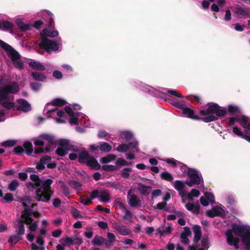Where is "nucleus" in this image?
<instances>
[{"label": "nucleus", "instance_id": "22", "mask_svg": "<svg viewBox=\"0 0 250 250\" xmlns=\"http://www.w3.org/2000/svg\"><path fill=\"white\" fill-rule=\"evenodd\" d=\"M235 13L239 18L250 17V10L248 8L237 6L235 8Z\"/></svg>", "mask_w": 250, "mask_h": 250}, {"label": "nucleus", "instance_id": "10", "mask_svg": "<svg viewBox=\"0 0 250 250\" xmlns=\"http://www.w3.org/2000/svg\"><path fill=\"white\" fill-rule=\"evenodd\" d=\"M0 47L5 51L8 59L16 69L19 70L23 69L24 62L18 51L1 40H0Z\"/></svg>", "mask_w": 250, "mask_h": 250}, {"label": "nucleus", "instance_id": "50", "mask_svg": "<svg viewBox=\"0 0 250 250\" xmlns=\"http://www.w3.org/2000/svg\"><path fill=\"white\" fill-rule=\"evenodd\" d=\"M228 111L229 112L232 113L233 114H236L232 117L236 116L237 115H241L240 113V108L238 106L234 105H229L228 106Z\"/></svg>", "mask_w": 250, "mask_h": 250}, {"label": "nucleus", "instance_id": "30", "mask_svg": "<svg viewBox=\"0 0 250 250\" xmlns=\"http://www.w3.org/2000/svg\"><path fill=\"white\" fill-rule=\"evenodd\" d=\"M172 228L171 225L167 224L165 226H163L157 229V233L159 234L161 236H165L169 234Z\"/></svg>", "mask_w": 250, "mask_h": 250}, {"label": "nucleus", "instance_id": "27", "mask_svg": "<svg viewBox=\"0 0 250 250\" xmlns=\"http://www.w3.org/2000/svg\"><path fill=\"white\" fill-rule=\"evenodd\" d=\"M186 208L195 214H198L200 211V204L198 201L194 203H188L185 205Z\"/></svg>", "mask_w": 250, "mask_h": 250}, {"label": "nucleus", "instance_id": "1", "mask_svg": "<svg viewBox=\"0 0 250 250\" xmlns=\"http://www.w3.org/2000/svg\"><path fill=\"white\" fill-rule=\"evenodd\" d=\"M228 245L237 250L240 247L250 250V226L233 224L231 229L226 231Z\"/></svg>", "mask_w": 250, "mask_h": 250}, {"label": "nucleus", "instance_id": "5", "mask_svg": "<svg viewBox=\"0 0 250 250\" xmlns=\"http://www.w3.org/2000/svg\"><path fill=\"white\" fill-rule=\"evenodd\" d=\"M25 209L21 215V218L18 219L15 224L16 231L19 235H23L25 231L24 224L28 225V229L31 231L27 235V239L33 242L35 236L33 231H35L38 227L37 222L34 221L33 219V213L24 204Z\"/></svg>", "mask_w": 250, "mask_h": 250}, {"label": "nucleus", "instance_id": "31", "mask_svg": "<svg viewBox=\"0 0 250 250\" xmlns=\"http://www.w3.org/2000/svg\"><path fill=\"white\" fill-rule=\"evenodd\" d=\"M106 235L107 239H105V248L109 249L113 246L116 241V237L113 233L110 232H107Z\"/></svg>", "mask_w": 250, "mask_h": 250}, {"label": "nucleus", "instance_id": "45", "mask_svg": "<svg viewBox=\"0 0 250 250\" xmlns=\"http://www.w3.org/2000/svg\"><path fill=\"white\" fill-rule=\"evenodd\" d=\"M32 76L34 79L39 81H43L46 79V76L42 73L38 72H33Z\"/></svg>", "mask_w": 250, "mask_h": 250}, {"label": "nucleus", "instance_id": "47", "mask_svg": "<svg viewBox=\"0 0 250 250\" xmlns=\"http://www.w3.org/2000/svg\"><path fill=\"white\" fill-rule=\"evenodd\" d=\"M162 179H164L168 182H172L173 180L172 175L167 171L162 172L160 174Z\"/></svg>", "mask_w": 250, "mask_h": 250}, {"label": "nucleus", "instance_id": "4", "mask_svg": "<svg viewBox=\"0 0 250 250\" xmlns=\"http://www.w3.org/2000/svg\"><path fill=\"white\" fill-rule=\"evenodd\" d=\"M65 112L70 117L69 123L71 125H77L79 123L82 124V119L84 118L85 120H86V117L82 113L80 112L74 113L69 106H65L63 109L59 107H52L51 104H47L43 109L44 113L48 114L49 117L54 118L56 123L59 124L64 123L65 120L64 119L57 118L56 116L60 118L63 117Z\"/></svg>", "mask_w": 250, "mask_h": 250}, {"label": "nucleus", "instance_id": "52", "mask_svg": "<svg viewBox=\"0 0 250 250\" xmlns=\"http://www.w3.org/2000/svg\"><path fill=\"white\" fill-rule=\"evenodd\" d=\"M122 138L126 140H129L133 136V134L131 132L128 131H125L121 132Z\"/></svg>", "mask_w": 250, "mask_h": 250}, {"label": "nucleus", "instance_id": "13", "mask_svg": "<svg viewBox=\"0 0 250 250\" xmlns=\"http://www.w3.org/2000/svg\"><path fill=\"white\" fill-rule=\"evenodd\" d=\"M187 175L191 180L195 182V185H200L199 188L202 190L204 189L203 178L201 172L195 168H189Z\"/></svg>", "mask_w": 250, "mask_h": 250}, {"label": "nucleus", "instance_id": "62", "mask_svg": "<svg viewBox=\"0 0 250 250\" xmlns=\"http://www.w3.org/2000/svg\"><path fill=\"white\" fill-rule=\"evenodd\" d=\"M41 85L40 83L37 82L31 83V87L32 89L34 91H37L40 89Z\"/></svg>", "mask_w": 250, "mask_h": 250}, {"label": "nucleus", "instance_id": "41", "mask_svg": "<svg viewBox=\"0 0 250 250\" xmlns=\"http://www.w3.org/2000/svg\"><path fill=\"white\" fill-rule=\"evenodd\" d=\"M171 104L175 107L183 110L186 107L187 105L186 102L182 100H174L171 103Z\"/></svg>", "mask_w": 250, "mask_h": 250}, {"label": "nucleus", "instance_id": "18", "mask_svg": "<svg viewBox=\"0 0 250 250\" xmlns=\"http://www.w3.org/2000/svg\"><path fill=\"white\" fill-rule=\"evenodd\" d=\"M46 233V230L44 227L42 228L40 230V233L37 237L36 243L41 247L40 248L36 244L32 243L31 246V250H42L43 245H44V240L43 235Z\"/></svg>", "mask_w": 250, "mask_h": 250}, {"label": "nucleus", "instance_id": "16", "mask_svg": "<svg viewBox=\"0 0 250 250\" xmlns=\"http://www.w3.org/2000/svg\"><path fill=\"white\" fill-rule=\"evenodd\" d=\"M132 190H129L127 192V199L128 203L131 207L140 208L142 205V202L141 199L135 194H132Z\"/></svg>", "mask_w": 250, "mask_h": 250}, {"label": "nucleus", "instance_id": "57", "mask_svg": "<svg viewBox=\"0 0 250 250\" xmlns=\"http://www.w3.org/2000/svg\"><path fill=\"white\" fill-rule=\"evenodd\" d=\"M17 234L18 235L11 236L8 240L9 243H11L12 244H15L18 242H19L20 240V236L21 235H19L18 233Z\"/></svg>", "mask_w": 250, "mask_h": 250}, {"label": "nucleus", "instance_id": "54", "mask_svg": "<svg viewBox=\"0 0 250 250\" xmlns=\"http://www.w3.org/2000/svg\"><path fill=\"white\" fill-rule=\"evenodd\" d=\"M116 164L118 166H129L132 164L131 162H127L122 158H119L116 161Z\"/></svg>", "mask_w": 250, "mask_h": 250}, {"label": "nucleus", "instance_id": "32", "mask_svg": "<svg viewBox=\"0 0 250 250\" xmlns=\"http://www.w3.org/2000/svg\"><path fill=\"white\" fill-rule=\"evenodd\" d=\"M40 137L46 141L50 145H55L57 143L55 137L51 134L43 133L40 135Z\"/></svg>", "mask_w": 250, "mask_h": 250}, {"label": "nucleus", "instance_id": "37", "mask_svg": "<svg viewBox=\"0 0 250 250\" xmlns=\"http://www.w3.org/2000/svg\"><path fill=\"white\" fill-rule=\"evenodd\" d=\"M51 159L50 156L46 155L42 157L40 160L48 168H53L56 167V164L54 163H50Z\"/></svg>", "mask_w": 250, "mask_h": 250}, {"label": "nucleus", "instance_id": "25", "mask_svg": "<svg viewBox=\"0 0 250 250\" xmlns=\"http://www.w3.org/2000/svg\"><path fill=\"white\" fill-rule=\"evenodd\" d=\"M174 188L178 191L180 196L185 194V181L176 180L173 184Z\"/></svg>", "mask_w": 250, "mask_h": 250}, {"label": "nucleus", "instance_id": "35", "mask_svg": "<svg viewBox=\"0 0 250 250\" xmlns=\"http://www.w3.org/2000/svg\"><path fill=\"white\" fill-rule=\"evenodd\" d=\"M189 168L186 165L180 162L176 167V171L179 176H183L186 173L188 174Z\"/></svg>", "mask_w": 250, "mask_h": 250}, {"label": "nucleus", "instance_id": "46", "mask_svg": "<svg viewBox=\"0 0 250 250\" xmlns=\"http://www.w3.org/2000/svg\"><path fill=\"white\" fill-rule=\"evenodd\" d=\"M13 27V24L7 21H3L1 23H0V29L3 30H7L12 28Z\"/></svg>", "mask_w": 250, "mask_h": 250}, {"label": "nucleus", "instance_id": "6", "mask_svg": "<svg viewBox=\"0 0 250 250\" xmlns=\"http://www.w3.org/2000/svg\"><path fill=\"white\" fill-rule=\"evenodd\" d=\"M130 84L136 88H140L143 92L146 93L150 95L158 97L161 99H165L167 101V97L169 96H174L176 97L183 98V97L180 93H177L175 89H168L167 88L158 87L157 88L150 86L149 85L143 83L141 81L138 80H132Z\"/></svg>", "mask_w": 250, "mask_h": 250}, {"label": "nucleus", "instance_id": "9", "mask_svg": "<svg viewBox=\"0 0 250 250\" xmlns=\"http://www.w3.org/2000/svg\"><path fill=\"white\" fill-rule=\"evenodd\" d=\"M226 113L225 108L219 106L216 104L212 103L208 105L207 109L201 110L199 115L204 117L202 119L203 122L209 123L224 116Z\"/></svg>", "mask_w": 250, "mask_h": 250}, {"label": "nucleus", "instance_id": "19", "mask_svg": "<svg viewBox=\"0 0 250 250\" xmlns=\"http://www.w3.org/2000/svg\"><path fill=\"white\" fill-rule=\"evenodd\" d=\"M18 105H15L14 104V107L10 109L12 111H22L24 112L29 111L31 108L30 104L25 100L20 99L17 100Z\"/></svg>", "mask_w": 250, "mask_h": 250}, {"label": "nucleus", "instance_id": "61", "mask_svg": "<svg viewBox=\"0 0 250 250\" xmlns=\"http://www.w3.org/2000/svg\"><path fill=\"white\" fill-rule=\"evenodd\" d=\"M122 243L126 245H132L135 242L131 239L125 238L121 241Z\"/></svg>", "mask_w": 250, "mask_h": 250}, {"label": "nucleus", "instance_id": "11", "mask_svg": "<svg viewBox=\"0 0 250 250\" xmlns=\"http://www.w3.org/2000/svg\"><path fill=\"white\" fill-rule=\"evenodd\" d=\"M194 234V243L189 247V250H207L209 247V243L208 237H203L201 238V228L195 225L193 229Z\"/></svg>", "mask_w": 250, "mask_h": 250}, {"label": "nucleus", "instance_id": "42", "mask_svg": "<svg viewBox=\"0 0 250 250\" xmlns=\"http://www.w3.org/2000/svg\"><path fill=\"white\" fill-rule=\"evenodd\" d=\"M116 158V156L113 154L107 155L105 157H102L101 159V163L102 164H107L112 161L115 160Z\"/></svg>", "mask_w": 250, "mask_h": 250}, {"label": "nucleus", "instance_id": "24", "mask_svg": "<svg viewBox=\"0 0 250 250\" xmlns=\"http://www.w3.org/2000/svg\"><path fill=\"white\" fill-rule=\"evenodd\" d=\"M114 229L118 233L123 236L129 235L131 233V229L126 226L115 224Z\"/></svg>", "mask_w": 250, "mask_h": 250}, {"label": "nucleus", "instance_id": "20", "mask_svg": "<svg viewBox=\"0 0 250 250\" xmlns=\"http://www.w3.org/2000/svg\"><path fill=\"white\" fill-rule=\"evenodd\" d=\"M206 213L207 215L209 217H213L215 216L224 217L225 216V211L220 206L214 207L210 210H207Z\"/></svg>", "mask_w": 250, "mask_h": 250}, {"label": "nucleus", "instance_id": "29", "mask_svg": "<svg viewBox=\"0 0 250 250\" xmlns=\"http://www.w3.org/2000/svg\"><path fill=\"white\" fill-rule=\"evenodd\" d=\"M182 115L186 117L194 120H199V117L195 114L194 111L187 106L182 110Z\"/></svg>", "mask_w": 250, "mask_h": 250}, {"label": "nucleus", "instance_id": "63", "mask_svg": "<svg viewBox=\"0 0 250 250\" xmlns=\"http://www.w3.org/2000/svg\"><path fill=\"white\" fill-rule=\"evenodd\" d=\"M226 200L228 203L230 205L233 204L235 202V197L232 195H229L226 197Z\"/></svg>", "mask_w": 250, "mask_h": 250}, {"label": "nucleus", "instance_id": "26", "mask_svg": "<svg viewBox=\"0 0 250 250\" xmlns=\"http://www.w3.org/2000/svg\"><path fill=\"white\" fill-rule=\"evenodd\" d=\"M15 23L18 28L22 31H26L29 30L32 27V25L30 23H26L23 22V19L20 18L15 20Z\"/></svg>", "mask_w": 250, "mask_h": 250}, {"label": "nucleus", "instance_id": "3", "mask_svg": "<svg viewBox=\"0 0 250 250\" xmlns=\"http://www.w3.org/2000/svg\"><path fill=\"white\" fill-rule=\"evenodd\" d=\"M30 178L34 183L28 182L26 186L29 189H36V200L44 203L49 202L54 193L51 187L53 180L50 178L45 179L44 177L40 178L39 176L34 174H31Z\"/></svg>", "mask_w": 250, "mask_h": 250}, {"label": "nucleus", "instance_id": "43", "mask_svg": "<svg viewBox=\"0 0 250 250\" xmlns=\"http://www.w3.org/2000/svg\"><path fill=\"white\" fill-rule=\"evenodd\" d=\"M43 11L46 12L47 13V16H44V17L46 19V20L47 22V25L49 27H51L53 22H54V15L50 11L48 10H44Z\"/></svg>", "mask_w": 250, "mask_h": 250}, {"label": "nucleus", "instance_id": "34", "mask_svg": "<svg viewBox=\"0 0 250 250\" xmlns=\"http://www.w3.org/2000/svg\"><path fill=\"white\" fill-rule=\"evenodd\" d=\"M138 190L143 195L145 196L148 195L152 189L151 186H147L141 183L138 185Z\"/></svg>", "mask_w": 250, "mask_h": 250}, {"label": "nucleus", "instance_id": "21", "mask_svg": "<svg viewBox=\"0 0 250 250\" xmlns=\"http://www.w3.org/2000/svg\"><path fill=\"white\" fill-rule=\"evenodd\" d=\"M200 201L201 205L205 207L208 206L209 204H214V195L210 192H206L204 193V196H202L200 198Z\"/></svg>", "mask_w": 250, "mask_h": 250}, {"label": "nucleus", "instance_id": "2", "mask_svg": "<svg viewBox=\"0 0 250 250\" xmlns=\"http://www.w3.org/2000/svg\"><path fill=\"white\" fill-rule=\"evenodd\" d=\"M58 146L56 150V153L61 156L65 155L69 151L79 153L78 162L85 164L89 167L95 170L100 168L101 166L93 156L83 148L72 145L70 141L66 139H61L58 142Z\"/></svg>", "mask_w": 250, "mask_h": 250}, {"label": "nucleus", "instance_id": "39", "mask_svg": "<svg viewBox=\"0 0 250 250\" xmlns=\"http://www.w3.org/2000/svg\"><path fill=\"white\" fill-rule=\"evenodd\" d=\"M48 104H51V106L52 107L60 108V107L66 104V102L63 99L56 98Z\"/></svg>", "mask_w": 250, "mask_h": 250}, {"label": "nucleus", "instance_id": "33", "mask_svg": "<svg viewBox=\"0 0 250 250\" xmlns=\"http://www.w3.org/2000/svg\"><path fill=\"white\" fill-rule=\"evenodd\" d=\"M58 35L59 32L57 30L48 28L43 29L41 32L42 38L45 37L44 36L54 37L58 36Z\"/></svg>", "mask_w": 250, "mask_h": 250}, {"label": "nucleus", "instance_id": "15", "mask_svg": "<svg viewBox=\"0 0 250 250\" xmlns=\"http://www.w3.org/2000/svg\"><path fill=\"white\" fill-rule=\"evenodd\" d=\"M14 152L16 154H20L25 151L28 155H32L33 153V146L31 143L27 142H25L23 146H18L14 148Z\"/></svg>", "mask_w": 250, "mask_h": 250}, {"label": "nucleus", "instance_id": "51", "mask_svg": "<svg viewBox=\"0 0 250 250\" xmlns=\"http://www.w3.org/2000/svg\"><path fill=\"white\" fill-rule=\"evenodd\" d=\"M116 150L120 152H127L128 149V146L125 144H121L116 148Z\"/></svg>", "mask_w": 250, "mask_h": 250}, {"label": "nucleus", "instance_id": "23", "mask_svg": "<svg viewBox=\"0 0 250 250\" xmlns=\"http://www.w3.org/2000/svg\"><path fill=\"white\" fill-rule=\"evenodd\" d=\"M34 143L35 145L40 146L39 148L35 149V150L33 151V153L34 154L47 153L50 152L51 150V149L49 147H46L44 148L42 147L44 146V143L43 141L40 139H36Z\"/></svg>", "mask_w": 250, "mask_h": 250}, {"label": "nucleus", "instance_id": "64", "mask_svg": "<svg viewBox=\"0 0 250 250\" xmlns=\"http://www.w3.org/2000/svg\"><path fill=\"white\" fill-rule=\"evenodd\" d=\"M3 199L5 200L6 202L12 201L13 200L14 198L13 195L10 193H7L5 194L4 196L3 197Z\"/></svg>", "mask_w": 250, "mask_h": 250}, {"label": "nucleus", "instance_id": "28", "mask_svg": "<svg viewBox=\"0 0 250 250\" xmlns=\"http://www.w3.org/2000/svg\"><path fill=\"white\" fill-rule=\"evenodd\" d=\"M190 234L191 231L190 229L187 227H185L184 228L183 231L181 234V242L184 245L188 244L189 243V239L188 238V236L190 235Z\"/></svg>", "mask_w": 250, "mask_h": 250}, {"label": "nucleus", "instance_id": "12", "mask_svg": "<svg viewBox=\"0 0 250 250\" xmlns=\"http://www.w3.org/2000/svg\"><path fill=\"white\" fill-rule=\"evenodd\" d=\"M61 46L62 40L60 37L57 38L56 41L48 39L46 37H42L40 43V46L45 49L48 53L59 50Z\"/></svg>", "mask_w": 250, "mask_h": 250}, {"label": "nucleus", "instance_id": "14", "mask_svg": "<svg viewBox=\"0 0 250 250\" xmlns=\"http://www.w3.org/2000/svg\"><path fill=\"white\" fill-rule=\"evenodd\" d=\"M91 197L92 199L98 198L103 203L108 202L110 199L109 192L105 189L93 190L91 193Z\"/></svg>", "mask_w": 250, "mask_h": 250}, {"label": "nucleus", "instance_id": "17", "mask_svg": "<svg viewBox=\"0 0 250 250\" xmlns=\"http://www.w3.org/2000/svg\"><path fill=\"white\" fill-rule=\"evenodd\" d=\"M89 148L92 152H95L101 150L104 152H108L111 151L112 146L106 142H100L98 144L91 145Z\"/></svg>", "mask_w": 250, "mask_h": 250}, {"label": "nucleus", "instance_id": "58", "mask_svg": "<svg viewBox=\"0 0 250 250\" xmlns=\"http://www.w3.org/2000/svg\"><path fill=\"white\" fill-rule=\"evenodd\" d=\"M16 144L14 140H7L1 143V146L6 147L13 146Z\"/></svg>", "mask_w": 250, "mask_h": 250}, {"label": "nucleus", "instance_id": "49", "mask_svg": "<svg viewBox=\"0 0 250 250\" xmlns=\"http://www.w3.org/2000/svg\"><path fill=\"white\" fill-rule=\"evenodd\" d=\"M20 183L17 180H13L9 184L8 189L10 191H14L19 187Z\"/></svg>", "mask_w": 250, "mask_h": 250}, {"label": "nucleus", "instance_id": "8", "mask_svg": "<svg viewBox=\"0 0 250 250\" xmlns=\"http://www.w3.org/2000/svg\"><path fill=\"white\" fill-rule=\"evenodd\" d=\"M19 90V85L14 82L0 88V105L7 109L14 107V103L13 101L14 97L9 94H15Z\"/></svg>", "mask_w": 250, "mask_h": 250}, {"label": "nucleus", "instance_id": "48", "mask_svg": "<svg viewBox=\"0 0 250 250\" xmlns=\"http://www.w3.org/2000/svg\"><path fill=\"white\" fill-rule=\"evenodd\" d=\"M129 150H132L133 152H138L139 148L138 147V143L136 140H133L128 145Z\"/></svg>", "mask_w": 250, "mask_h": 250}, {"label": "nucleus", "instance_id": "60", "mask_svg": "<svg viewBox=\"0 0 250 250\" xmlns=\"http://www.w3.org/2000/svg\"><path fill=\"white\" fill-rule=\"evenodd\" d=\"M69 184L72 188H74L76 190H79L81 187V184H80V183L75 181H71Z\"/></svg>", "mask_w": 250, "mask_h": 250}, {"label": "nucleus", "instance_id": "44", "mask_svg": "<svg viewBox=\"0 0 250 250\" xmlns=\"http://www.w3.org/2000/svg\"><path fill=\"white\" fill-rule=\"evenodd\" d=\"M5 108L3 109L0 107V123L4 121L7 117L12 116V115H9L7 113V111L10 109Z\"/></svg>", "mask_w": 250, "mask_h": 250}, {"label": "nucleus", "instance_id": "38", "mask_svg": "<svg viewBox=\"0 0 250 250\" xmlns=\"http://www.w3.org/2000/svg\"><path fill=\"white\" fill-rule=\"evenodd\" d=\"M29 66L33 69L39 70H44L45 69V67L40 62L32 61L28 63Z\"/></svg>", "mask_w": 250, "mask_h": 250}, {"label": "nucleus", "instance_id": "40", "mask_svg": "<svg viewBox=\"0 0 250 250\" xmlns=\"http://www.w3.org/2000/svg\"><path fill=\"white\" fill-rule=\"evenodd\" d=\"M120 206L123 208L124 212L125 213L124 219L131 221L132 218V214L131 211L126 208L123 203H120Z\"/></svg>", "mask_w": 250, "mask_h": 250}, {"label": "nucleus", "instance_id": "36", "mask_svg": "<svg viewBox=\"0 0 250 250\" xmlns=\"http://www.w3.org/2000/svg\"><path fill=\"white\" fill-rule=\"evenodd\" d=\"M92 243L94 246H103L105 248V239L101 236H95L92 240Z\"/></svg>", "mask_w": 250, "mask_h": 250}, {"label": "nucleus", "instance_id": "53", "mask_svg": "<svg viewBox=\"0 0 250 250\" xmlns=\"http://www.w3.org/2000/svg\"><path fill=\"white\" fill-rule=\"evenodd\" d=\"M165 161L168 164H170L172 167H176V168L177 166H178V165L180 163L179 161L176 160L173 158H167V159H166L165 160Z\"/></svg>", "mask_w": 250, "mask_h": 250}, {"label": "nucleus", "instance_id": "59", "mask_svg": "<svg viewBox=\"0 0 250 250\" xmlns=\"http://www.w3.org/2000/svg\"><path fill=\"white\" fill-rule=\"evenodd\" d=\"M61 242L63 245H71L74 244V241L71 238L67 237L64 239H62Z\"/></svg>", "mask_w": 250, "mask_h": 250}, {"label": "nucleus", "instance_id": "7", "mask_svg": "<svg viewBox=\"0 0 250 250\" xmlns=\"http://www.w3.org/2000/svg\"><path fill=\"white\" fill-rule=\"evenodd\" d=\"M237 123L245 129L250 131V118L243 115H237L229 118L228 121L229 126L232 127V132L235 135L250 143V133L243 134L240 128L236 126Z\"/></svg>", "mask_w": 250, "mask_h": 250}, {"label": "nucleus", "instance_id": "55", "mask_svg": "<svg viewBox=\"0 0 250 250\" xmlns=\"http://www.w3.org/2000/svg\"><path fill=\"white\" fill-rule=\"evenodd\" d=\"M102 169L107 171H113L117 169V167L112 165H106L103 166Z\"/></svg>", "mask_w": 250, "mask_h": 250}, {"label": "nucleus", "instance_id": "56", "mask_svg": "<svg viewBox=\"0 0 250 250\" xmlns=\"http://www.w3.org/2000/svg\"><path fill=\"white\" fill-rule=\"evenodd\" d=\"M132 170L131 168H124L121 173V175L124 178H128L130 175V172Z\"/></svg>", "mask_w": 250, "mask_h": 250}]
</instances>
